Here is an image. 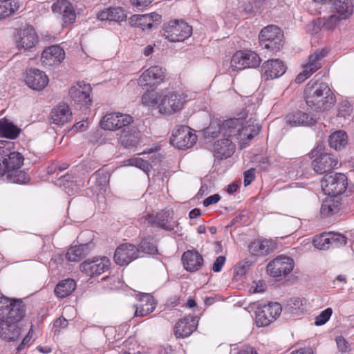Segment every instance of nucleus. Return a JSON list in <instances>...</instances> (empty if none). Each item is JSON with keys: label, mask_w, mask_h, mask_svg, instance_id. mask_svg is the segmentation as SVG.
<instances>
[{"label": "nucleus", "mask_w": 354, "mask_h": 354, "mask_svg": "<svg viewBox=\"0 0 354 354\" xmlns=\"http://www.w3.org/2000/svg\"><path fill=\"white\" fill-rule=\"evenodd\" d=\"M307 105L317 111L329 109L336 100L327 83L310 81L305 88Z\"/></svg>", "instance_id": "f257e3e1"}, {"label": "nucleus", "mask_w": 354, "mask_h": 354, "mask_svg": "<svg viewBox=\"0 0 354 354\" xmlns=\"http://www.w3.org/2000/svg\"><path fill=\"white\" fill-rule=\"evenodd\" d=\"M26 315V306L21 299L0 297V320L1 323L16 324Z\"/></svg>", "instance_id": "f03ea898"}, {"label": "nucleus", "mask_w": 354, "mask_h": 354, "mask_svg": "<svg viewBox=\"0 0 354 354\" xmlns=\"http://www.w3.org/2000/svg\"><path fill=\"white\" fill-rule=\"evenodd\" d=\"M259 39L260 46L272 53L279 51L284 44L283 34L281 30L274 25L263 28Z\"/></svg>", "instance_id": "7ed1b4c3"}, {"label": "nucleus", "mask_w": 354, "mask_h": 354, "mask_svg": "<svg viewBox=\"0 0 354 354\" xmlns=\"http://www.w3.org/2000/svg\"><path fill=\"white\" fill-rule=\"evenodd\" d=\"M162 35L171 42H179L189 38L192 28L184 21L174 20L164 24Z\"/></svg>", "instance_id": "20e7f679"}, {"label": "nucleus", "mask_w": 354, "mask_h": 354, "mask_svg": "<svg viewBox=\"0 0 354 354\" xmlns=\"http://www.w3.org/2000/svg\"><path fill=\"white\" fill-rule=\"evenodd\" d=\"M242 125L241 116L236 118H230L223 121L221 124L214 127L212 124L207 129L206 133L209 136L217 138L222 134L224 137L234 138L239 140V131Z\"/></svg>", "instance_id": "39448f33"}, {"label": "nucleus", "mask_w": 354, "mask_h": 354, "mask_svg": "<svg viewBox=\"0 0 354 354\" xmlns=\"http://www.w3.org/2000/svg\"><path fill=\"white\" fill-rule=\"evenodd\" d=\"M91 87L89 84L84 82H78L75 85L71 87L69 95L74 102L76 109L87 110L92 104V100L90 97Z\"/></svg>", "instance_id": "423d86ee"}, {"label": "nucleus", "mask_w": 354, "mask_h": 354, "mask_svg": "<svg viewBox=\"0 0 354 354\" xmlns=\"http://www.w3.org/2000/svg\"><path fill=\"white\" fill-rule=\"evenodd\" d=\"M187 96L178 92H171L165 95L158 105L159 111L169 115L181 111L187 102Z\"/></svg>", "instance_id": "0eeeda50"}, {"label": "nucleus", "mask_w": 354, "mask_h": 354, "mask_svg": "<svg viewBox=\"0 0 354 354\" xmlns=\"http://www.w3.org/2000/svg\"><path fill=\"white\" fill-rule=\"evenodd\" d=\"M348 186L347 177L342 173L326 176L322 181V187L328 196H339L346 192Z\"/></svg>", "instance_id": "6e6552de"}, {"label": "nucleus", "mask_w": 354, "mask_h": 354, "mask_svg": "<svg viewBox=\"0 0 354 354\" xmlns=\"http://www.w3.org/2000/svg\"><path fill=\"white\" fill-rule=\"evenodd\" d=\"M196 136L186 125L176 126L172 131L170 142L180 149L192 147L196 142Z\"/></svg>", "instance_id": "1a4fd4ad"}, {"label": "nucleus", "mask_w": 354, "mask_h": 354, "mask_svg": "<svg viewBox=\"0 0 354 354\" xmlns=\"http://www.w3.org/2000/svg\"><path fill=\"white\" fill-rule=\"evenodd\" d=\"M260 63L261 58L255 52L240 50L233 55L230 62V67L232 71H238L246 68L257 67Z\"/></svg>", "instance_id": "9d476101"}, {"label": "nucleus", "mask_w": 354, "mask_h": 354, "mask_svg": "<svg viewBox=\"0 0 354 354\" xmlns=\"http://www.w3.org/2000/svg\"><path fill=\"white\" fill-rule=\"evenodd\" d=\"M133 122L130 115L120 113H110L105 115L100 122V127L109 131L124 128Z\"/></svg>", "instance_id": "9b49d317"}, {"label": "nucleus", "mask_w": 354, "mask_h": 354, "mask_svg": "<svg viewBox=\"0 0 354 354\" xmlns=\"http://www.w3.org/2000/svg\"><path fill=\"white\" fill-rule=\"evenodd\" d=\"M294 268L292 259L286 256H279L274 259L267 266V272L273 277H286Z\"/></svg>", "instance_id": "f8f14e48"}, {"label": "nucleus", "mask_w": 354, "mask_h": 354, "mask_svg": "<svg viewBox=\"0 0 354 354\" xmlns=\"http://www.w3.org/2000/svg\"><path fill=\"white\" fill-rule=\"evenodd\" d=\"M140 250L135 245L123 243L115 250L114 261L116 264L122 266H127L139 257Z\"/></svg>", "instance_id": "ddd939ff"}, {"label": "nucleus", "mask_w": 354, "mask_h": 354, "mask_svg": "<svg viewBox=\"0 0 354 354\" xmlns=\"http://www.w3.org/2000/svg\"><path fill=\"white\" fill-rule=\"evenodd\" d=\"M111 265L110 260L103 257L100 259H87L82 262L80 268V270L90 277H94L104 273L109 269Z\"/></svg>", "instance_id": "4468645a"}, {"label": "nucleus", "mask_w": 354, "mask_h": 354, "mask_svg": "<svg viewBox=\"0 0 354 354\" xmlns=\"http://www.w3.org/2000/svg\"><path fill=\"white\" fill-rule=\"evenodd\" d=\"M52 11L58 15L64 25L73 24L76 19L75 10L67 0H57L52 5Z\"/></svg>", "instance_id": "2eb2a0df"}, {"label": "nucleus", "mask_w": 354, "mask_h": 354, "mask_svg": "<svg viewBox=\"0 0 354 354\" xmlns=\"http://www.w3.org/2000/svg\"><path fill=\"white\" fill-rule=\"evenodd\" d=\"M165 78V69L159 66H153L145 71L138 79L141 86H153L160 84Z\"/></svg>", "instance_id": "dca6fc26"}, {"label": "nucleus", "mask_w": 354, "mask_h": 354, "mask_svg": "<svg viewBox=\"0 0 354 354\" xmlns=\"http://www.w3.org/2000/svg\"><path fill=\"white\" fill-rule=\"evenodd\" d=\"M287 68L279 59H271L265 62L261 66V75L266 80H274L282 76Z\"/></svg>", "instance_id": "f3484780"}, {"label": "nucleus", "mask_w": 354, "mask_h": 354, "mask_svg": "<svg viewBox=\"0 0 354 354\" xmlns=\"http://www.w3.org/2000/svg\"><path fill=\"white\" fill-rule=\"evenodd\" d=\"M16 44L19 49L30 50L37 41V33L32 26L21 28L16 35Z\"/></svg>", "instance_id": "a211bd4d"}, {"label": "nucleus", "mask_w": 354, "mask_h": 354, "mask_svg": "<svg viewBox=\"0 0 354 354\" xmlns=\"http://www.w3.org/2000/svg\"><path fill=\"white\" fill-rule=\"evenodd\" d=\"M198 319L196 317L188 315L178 320L176 324L174 332L177 338L189 337L197 328Z\"/></svg>", "instance_id": "6ab92c4d"}, {"label": "nucleus", "mask_w": 354, "mask_h": 354, "mask_svg": "<svg viewBox=\"0 0 354 354\" xmlns=\"http://www.w3.org/2000/svg\"><path fill=\"white\" fill-rule=\"evenodd\" d=\"M147 220L151 224H156L159 227L169 232L174 230L175 222L173 221V212L170 210H162L155 216L148 214Z\"/></svg>", "instance_id": "aec40b11"}, {"label": "nucleus", "mask_w": 354, "mask_h": 354, "mask_svg": "<svg viewBox=\"0 0 354 354\" xmlns=\"http://www.w3.org/2000/svg\"><path fill=\"white\" fill-rule=\"evenodd\" d=\"M286 122L292 127L304 126L310 127L315 125L317 120L310 114L301 110H296L288 113L285 116Z\"/></svg>", "instance_id": "412c9836"}, {"label": "nucleus", "mask_w": 354, "mask_h": 354, "mask_svg": "<svg viewBox=\"0 0 354 354\" xmlns=\"http://www.w3.org/2000/svg\"><path fill=\"white\" fill-rule=\"evenodd\" d=\"M25 82L32 89L41 91L48 84V77L44 72L37 68H30L26 72Z\"/></svg>", "instance_id": "4be33fe9"}, {"label": "nucleus", "mask_w": 354, "mask_h": 354, "mask_svg": "<svg viewBox=\"0 0 354 354\" xmlns=\"http://www.w3.org/2000/svg\"><path fill=\"white\" fill-rule=\"evenodd\" d=\"M24 158L21 153L18 151L8 149L0 160L1 162V169L4 170V175L14 169H20L24 164Z\"/></svg>", "instance_id": "5701e85b"}, {"label": "nucleus", "mask_w": 354, "mask_h": 354, "mask_svg": "<svg viewBox=\"0 0 354 354\" xmlns=\"http://www.w3.org/2000/svg\"><path fill=\"white\" fill-rule=\"evenodd\" d=\"M338 164L337 159L329 153H321L312 161L313 170L317 174H324L334 169Z\"/></svg>", "instance_id": "b1692460"}, {"label": "nucleus", "mask_w": 354, "mask_h": 354, "mask_svg": "<svg viewBox=\"0 0 354 354\" xmlns=\"http://www.w3.org/2000/svg\"><path fill=\"white\" fill-rule=\"evenodd\" d=\"M65 58V52L59 46L53 45L43 50L41 56L42 64L47 66L59 64Z\"/></svg>", "instance_id": "393cba45"}, {"label": "nucleus", "mask_w": 354, "mask_h": 354, "mask_svg": "<svg viewBox=\"0 0 354 354\" xmlns=\"http://www.w3.org/2000/svg\"><path fill=\"white\" fill-rule=\"evenodd\" d=\"M342 207V196H328L322 204L320 214L322 217H330L338 214Z\"/></svg>", "instance_id": "a878e982"}, {"label": "nucleus", "mask_w": 354, "mask_h": 354, "mask_svg": "<svg viewBox=\"0 0 354 354\" xmlns=\"http://www.w3.org/2000/svg\"><path fill=\"white\" fill-rule=\"evenodd\" d=\"M141 138V132L134 126H127L120 132L121 144L125 148L136 147Z\"/></svg>", "instance_id": "bb28decb"}, {"label": "nucleus", "mask_w": 354, "mask_h": 354, "mask_svg": "<svg viewBox=\"0 0 354 354\" xmlns=\"http://www.w3.org/2000/svg\"><path fill=\"white\" fill-rule=\"evenodd\" d=\"M183 266L187 271L194 272L203 266V258L196 250H187L182 255Z\"/></svg>", "instance_id": "cd10ccee"}, {"label": "nucleus", "mask_w": 354, "mask_h": 354, "mask_svg": "<svg viewBox=\"0 0 354 354\" xmlns=\"http://www.w3.org/2000/svg\"><path fill=\"white\" fill-rule=\"evenodd\" d=\"M235 145L229 138L221 139L212 146L214 156L218 159H226L234 152Z\"/></svg>", "instance_id": "c85d7f7f"}, {"label": "nucleus", "mask_w": 354, "mask_h": 354, "mask_svg": "<svg viewBox=\"0 0 354 354\" xmlns=\"http://www.w3.org/2000/svg\"><path fill=\"white\" fill-rule=\"evenodd\" d=\"M135 317H143L151 313L155 308L156 303L149 294H142L139 296V304L133 306Z\"/></svg>", "instance_id": "c756f323"}, {"label": "nucleus", "mask_w": 354, "mask_h": 354, "mask_svg": "<svg viewBox=\"0 0 354 354\" xmlns=\"http://www.w3.org/2000/svg\"><path fill=\"white\" fill-rule=\"evenodd\" d=\"M50 117L53 124L62 126L71 120L72 113L67 104H59L52 109Z\"/></svg>", "instance_id": "7c9ffc66"}, {"label": "nucleus", "mask_w": 354, "mask_h": 354, "mask_svg": "<svg viewBox=\"0 0 354 354\" xmlns=\"http://www.w3.org/2000/svg\"><path fill=\"white\" fill-rule=\"evenodd\" d=\"M20 335V328L16 324L0 323V337L7 342L17 341Z\"/></svg>", "instance_id": "2f4dec72"}, {"label": "nucleus", "mask_w": 354, "mask_h": 354, "mask_svg": "<svg viewBox=\"0 0 354 354\" xmlns=\"http://www.w3.org/2000/svg\"><path fill=\"white\" fill-rule=\"evenodd\" d=\"M110 174L104 169L97 170L91 177L90 180H93L96 189L100 192H105L109 185Z\"/></svg>", "instance_id": "473e14b6"}, {"label": "nucleus", "mask_w": 354, "mask_h": 354, "mask_svg": "<svg viewBox=\"0 0 354 354\" xmlns=\"http://www.w3.org/2000/svg\"><path fill=\"white\" fill-rule=\"evenodd\" d=\"M333 4L341 19H348L353 13L354 6L351 0H334Z\"/></svg>", "instance_id": "72a5a7b5"}, {"label": "nucleus", "mask_w": 354, "mask_h": 354, "mask_svg": "<svg viewBox=\"0 0 354 354\" xmlns=\"http://www.w3.org/2000/svg\"><path fill=\"white\" fill-rule=\"evenodd\" d=\"M89 251L90 246L88 243L72 246L66 253V258L70 261H79L86 257Z\"/></svg>", "instance_id": "f704fd0d"}, {"label": "nucleus", "mask_w": 354, "mask_h": 354, "mask_svg": "<svg viewBox=\"0 0 354 354\" xmlns=\"http://www.w3.org/2000/svg\"><path fill=\"white\" fill-rule=\"evenodd\" d=\"M76 283L72 279L62 280L55 288V294L57 297L65 298L71 295L75 289Z\"/></svg>", "instance_id": "c9c22d12"}, {"label": "nucleus", "mask_w": 354, "mask_h": 354, "mask_svg": "<svg viewBox=\"0 0 354 354\" xmlns=\"http://www.w3.org/2000/svg\"><path fill=\"white\" fill-rule=\"evenodd\" d=\"M242 116V125L241 129L239 131V139L242 140L248 139L251 140L254 136L257 135L259 131V127L254 125L253 122L249 121L244 124L243 119L245 116V113H241Z\"/></svg>", "instance_id": "e433bc0d"}, {"label": "nucleus", "mask_w": 354, "mask_h": 354, "mask_svg": "<svg viewBox=\"0 0 354 354\" xmlns=\"http://www.w3.org/2000/svg\"><path fill=\"white\" fill-rule=\"evenodd\" d=\"M21 129L12 122L4 119L0 120V136L10 139L18 137Z\"/></svg>", "instance_id": "4c0bfd02"}, {"label": "nucleus", "mask_w": 354, "mask_h": 354, "mask_svg": "<svg viewBox=\"0 0 354 354\" xmlns=\"http://www.w3.org/2000/svg\"><path fill=\"white\" fill-rule=\"evenodd\" d=\"M328 142L331 148L340 151L347 145V134L344 131H335L330 136Z\"/></svg>", "instance_id": "58836bf2"}, {"label": "nucleus", "mask_w": 354, "mask_h": 354, "mask_svg": "<svg viewBox=\"0 0 354 354\" xmlns=\"http://www.w3.org/2000/svg\"><path fill=\"white\" fill-rule=\"evenodd\" d=\"M139 250L148 254H157L158 250L157 248V240L151 235H147L141 239L139 244Z\"/></svg>", "instance_id": "ea45409f"}, {"label": "nucleus", "mask_w": 354, "mask_h": 354, "mask_svg": "<svg viewBox=\"0 0 354 354\" xmlns=\"http://www.w3.org/2000/svg\"><path fill=\"white\" fill-rule=\"evenodd\" d=\"M248 248L250 252L254 256L267 254L272 249L270 242L268 240L252 242Z\"/></svg>", "instance_id": "a19ab883"}, {"label": "nucleus", "mask_w": 354, "mask_h": 354, "mask_svg": "<svg viewBox=\"0 0 354 354\" xmlns=\"http://www.w3.org/2000/svg\"><path fill=\"white\" fill-rule=\"evenodd\" d=\"M326 52L324 49L317 50L309 56L308 62L304 65L308 69L310 73H314L322 67L321 60L326 56Z\"/></svg>", "instance_id": "79ce46f5"}, {"label": "nucleus", "mask_w": 354, "mask_h": 354, "mask_svg": "<svg viewBox=\"0 0 354 354\" xmlns=\"http://www.w3.org/2000/svg\"><path fill=\"white\" fill-rule=\"evenodd\" d=\"M129 24L132 27L139 28L142 30H151V22L148 15H134L129 18Z\"/></svg>", "instance_id": "37998d69"}, {"label": "nucleus", "mask_w": 354, "mask_h": 354, "mask_svg": "<svg viewBox=\"0 0 354 354\" xmlns=\"http://www.w3.org/2000/svg\"><path fill=\"white\" fill-rule=\"evenodd\" d=\"M6 174L7 179L14 183H26L30 179L28 175L20 169H14Z\"/></svg>", "instance_id": "c03bdc74"}, {"label": "nucleus", "mask_w": 354, "mask_h": 354, "mask_svg": "<svg viewBox=\"0 0 354 354\" xmlns=\"http://www.w3.org/2000/svg\"><path fill=\"white\" fill-rule=\"evenodd\" d=\"M328 236V233H322L315 236L313 241L315 248L324 250L330 248V238Z\"/></svg>", "instance_id": "a18cd8bd"}, {"label": "nucleus", "mask_w": 354, "mask_h": 354, "mask_svg": "<svg viewBox=\"0 0 354 354\" xmlns=\"http://www.w3.org/2000/svg\"><path fill=\"white\" fill-rule=\"evenodd\" d=\"M160 95L154 90L147 91L142 96V102L145 106H154L158 103Z\"/></svg>", "instance_id": "49530a36"}, {"label": "nucleus", "mask_w": 354, "mask_h": 354, "mask_svg": "<svg viewBox=\"0 0 354 354\" xmlns=\"http://www.w3.org/2000/svg\"><path fill=\"white\" fill-rule=\"evenodd\" d=\"M272 317L270 315V313L263 306L262 309L259 310L256 317V322L259 326H266L272 322Z\"/></svg>", "instance_id": "de8ad7c7"}, {"label": "nucleus", "mask_w": 354, "mask_h": 354, "mask_svg": "<svg viewBox=\"0 0 354 354\" xmlns=\"http://www.w3.org/2000/svg\"><path fill=\"white\" fill-rule=\"evenodd\" d=\"M330 238V248H338L345 245L347 242V238L339 233H328Z\"/></svg>", "instance_id": "09e8293b"}, {"label": "nucleus", "mask_w": 354, "mask_h": 354, "mask_svg": "<svg viewBox=\"0 0 354 354\" xmlns=\"http://www.w3.org/2000/svg\"><path fill=\"white\" fill-rule=\"evenodd\" d=\"M110 21L120 22L127 18V14L121 7L109 8Z\"/></svg>", "instance_id": "8fccbe9b"}, {"label": "nucleus", "mask_w": 354, "mask_h": 354, "mask_svg": "<svg viewBox=\"0 0 354 354\" xmlns=\"http://www.w3.org/2000/svg\"><path fill=\"white\" fill-rule=\"evenodd\" d=\"M303 301L299 297L290 298L287 301V308L291 313H297V310L303 306Z\"/></svg>", "instance_id": "3c124183"}, {"label": "nucleus", "mask_w": 354, "mask_h": 354, "mask_svg": "<svg viewBox=\"0 0 354 354\" xmlns=\"http://www.w3.org/2000/svg\"><path fill=\"white\" fill-rule=\"evenodd\" d=\"M353 107L348 101H343L339 105L337 116L346 118L351 115Z\"/></svg>", "instance_id": "603ef678"}, {"label": "nucleus", "mask_w": 354, "mask_h": 354, "mask_svg": "<svg viewBox=\"0 0 354 354\" xmlns=\"http://www.w3.org/2000/svg\"><path fill=\"white\" fill-rule=\"evenodd\" d=\"M264 307L268 310L270 315L272 317V320L276 319L280 315L282 310L281 304L277 302L264 305Z\"/></svg>", "instance_id": "864d4df0"}, {"label": "nucleus", "mask_w": 354, "mask_h": 354, "mask_svg": "<svg viewBox=\"0 0 354 354\" xmlns=\"http://www.w3.org/2000/svg\"><path fill=\"white\" fill-rule=\"evenodd\" d=\"M333 313V310L328 308L323 310L318 316L315 317V325L322 326L326 324L330 319Z\"/></svg>", "instance_id": "5fc2aeb1"}, {"label": "nucleus", "mask_w": 354, "mask_h": 354, "mask_svg": "<svg viewBox=\"0 0 354 354\" xmlns=\"http://www.w3.org/2000/svg\"><path fill=\"white\" fill-rule=\"evenodd\" d=\"M269 0H252L254 3V8H245V13L247 15H252L256 12H260L267 4Z\"/></svg>", "instance_id": "6e6d98bb"}, {"label": "nucleus", "mask_w": 354, "mask_h": 354, "mask_svg": "<svg viewBox=\"0 0 354 354\" xmlns=\"http://www.w3.org/2000/svg\"><path fill=\"white\" fill-rule=\"evenodd\" d=\"M128 161L130 165L138 167L145 171H148L151 167V165L147 160L140 158H131Z\"/></svg>", "instance_id": "4d7b16f0"}, {"label": "nucleus", "mask_w": 354, "mask_h": 354, "mask_svg": "<svg viewBox=\"0 0 354 354\" xmlns=\"http://www.w3.org/2000/svg\"><path fill=\"white\" fill-rule=\"evenodd\" d=\"M251 266L249 261H242L234 268V274L240 277L244 276Z\"/></svg>", "instance_id": "13d9d810"}, {"label": "nucleus", "mask_w": 354, "mask_h": 354, "mask_svg": "<svg viewBox=\"0 0 354 354\" xmlns=\"http://www.w3.org/2000/svg\"><path fill=\"white\" fill-rule=\"evenodd\" d=\"M3 9L0 13V19H5L15 12L16 6L15 3L12 5V2L4 1Z\"/></svg>", "instance_id": "bf43d9fd"}, {"label": "nucleus", "mask_w": 354, "mask_h": 354, "mask_svg": "<svg viewBox=\"0 0 354 354\" xmlns=\"http://www.w3.org/2000/svg\"><path fill=\"white\" fill-rule=\"evenodd\" d=\"M68 324V320L64 317H59L57 318L53 324L54 333L58 334L60 332V329L67 328Z\"/></svg>", "instance_id": "052dcab7"}, {"label": "nucleus", "mask_w": 354, "mask_h": 354, "mask_svg": "<svg viewBox=\"0 0 354 354\" xmlns=\"http://www.w3.org/2000/svg\"><path fill=\"white\" fill-rule=\"evenodd\" d=\"M225 257L219 256L218 257L212 265V270L215 272H219L222 270L223 266L225 263Z\"/></svg>", "instance_id": "680f3d73"}, {"label": "nucleus", "mask_w": 354, "mask_h": 354, "mask_svg": "<svg viewBox=\"0 0 354 354\" xmlns=\"http://www.w3.org/2000/svg\"><path fill=\"white\" fill-rule=\"evenodd\" d=\"M14 147V143L6 140H0V157L1 160L3 159V156L6 154V151L8 149H12Z\"/></svg>", "instance_id": "e2e57ef3"}, {"label": "nucleus", "mask_w": 354, "mask_h": 354, "mask_svg": "<svg viewBox=\"0 0 354 354\" xmlns=\"http://www.w3.org/2000/svg\"><path fill=\"white\" fill-rule=\"evenodd\" d=\"M255 178V169L251 168L244 172V185H249Z\"/></svg>", "instance_id": "0e129e2a"}, {"label": "nucleus", "mask_w": 354, "mask_h": 354, "mask_svg": "<svg viewBox=\"0 0 354 354\" xmlns=\"http://www.w3.org/2000/svg\"><path fill=\"white\" fill-rule=\"evenodd\" d=\"M335 340L339 351L342 353H346L348 348L347 341L342 336L337 337Z\"/></svg>", "instance_id": "69168bd1"}, {"label": "nucleus", "mask_w": 354, "mask_h": 354, "mask_svg": "<svg viewBox=\"0 0 354 354\" xmlns=\"http://www.w3.org/2000/svg\"><path fill=\"white\" fill-rule=\"evenodd\" d=\"M220 199H221L220 195L218 194H215L211 195V196H208L207 198H206L203 201V204L205 207H208L211 205L218 203L220 201Z\"/></svg>", "instance_id": "338daca9"}, {"label": "nucleus", "mask_w": 354, "mask_h": 354, "mask_svg": "<svg viewBox=\"0 0 354 354\" xmlns=\"http://www.w3.org/2000/svg\"><path fill=\"white\" fill-rule=\"evenodd\" d=\"M313 73H310L308 69L304 66V70L295 78L296 83L301 84L309 77Z\"/></svg>", "instance_id": "774afa93"}]
</instances>
